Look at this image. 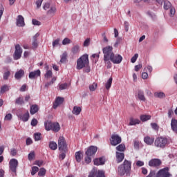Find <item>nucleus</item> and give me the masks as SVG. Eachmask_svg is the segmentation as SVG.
<instances>
[{
    "mask_svg": "<svg viewBox=\"0 0 177 177\" xmlns=\"http://www.w3.org/2000/svg\"><path fill=\"white\" fill-rule=\"evenodd\" d=\"M104 53V62L106 66V68H111V62H110L111 57L113 56L114 53L113 52V47L108 46L103 48Z\"/></svg>",
    "mask_w": 177,
    "mask_h": 177,
    "instance_id": "1",
    "label": "nucleus"
},
{
    "mask_svg": "<svg viewBox=\"0 0 177 177\" xmlns=\"http://www.w3.org/2000/svg\"><path fill=\"white\" fill-rule=\"evenodd\" d=\"M132 165V162L124 160L123 164L120 165L118 167V174L120 176H124V175H128L131 172V167Z\"/></svg>",
    "mask_w": 177,
    "mask_h": 177,
    "instance_id": "2",
    "label": "nucleus"
},
{
    "mask_svg": "<svg viewBox=\"0 0 177 177\" xmlns=\"http://www.w3.org/2000/svg\"><path fill=\"white\" fill-rule=\"evenodd\" d=\"M132 165V162L124 160L123 164L120 165L118 167V174L120 176H124V175H128L131 172V167Z\"/></svg>",
    "mask_w": 177,
    "mask_h": 177,
    "instance_id": "3",
    "label": "nucleus"
},
{
    "mask_svg": "<svg viewBox=\"0 0 177 177\" xmlns=\"http://www.w3.org/2000/svg\"><path fill=\"white\" fill-rule=\"evenodd\" d=\"M86 66H89V55L84 54L77 59V70H82Z\"/></svg>",
    "mask_w": 177,
    "mask_h": 177,
    "instance_id": "4",
    "label": "nucleus"
},
{
    "mask_svg": "<svg viewBox=\"0 0 177 177\" xmlns=\"http://www.w3.org/2000/svg\"><path fill=\"white\" fill-rule=\"evenodd\" d=\"M46 131H53V132H59L60 131V124L57 122L47 120L44 122Z\"/></svg>",
    "mask_w": 177,
    "mask_h": 177,
    "instance_id": "5",
    "label": "nucleus"
},
{
    "mask_svg": "<svg viewBox=\"0 0 177 177\" xmlns=\"http://www.w3.org/2000/svg\"><path fill=\"white\" fill-rule=\"evenodd\" d=\"M169 145V140L166 137H158L154 141V145L158 149H165Z\"/></svg>",
    "mask_w": 177,
    "mask_h": 177,
    "instance_id": "6",
    "label": "nucleus"
},
{
    "mask_svg": "<svg viewBox=\"0 0 177 177\" xmlns=\"http://www.w3.org/2000/svg\"><path fill=\"white\" fill-rule=\"evenodd\" d=\"M43 9L46 10L47 16H49L50 17H53V16L56 15V6L53 4L46 3L43 6Z\"/></svg>",
    "mask_w": 177,
    "mask_h": 177,
    "instance_id": "7",
    "label": "nucleus"
},
{
    "mask_svg": "<svg viewBox=\"0 0 177 177\" xmlns=\"http://www.w3.org/2000/svg\"><path fill=\"white\" fill-rule=\"evenodd\" d=\"M58 147L60 151H67V142L64 137H59L58 139Z\"/></svg>",
    "mask_w": 177,
    "mask_h": 177,
    "instance_id": "8",
    "label": "nucleus"
},
{
    "mask_svg": "<svg viewBox=\"0 0 177 177\" xmlns=\"http://www.w3.org/2000/svg\"><path fill=\"white\" fill-rule=\"evenodd\" d=\"M172 174H169V168L165 167L158 171L156 177H171Z\"/></svg>",
    "mask_w": 177,
    "mask_h": 177,
    "instance_id": "9",
    "label": "nucleus"
},
{
    "mask_svg": "<svg viewBox=\"0 0 177 177\" xmlns=\"http://www.w3.org/2000/svg\"><path fill=\"white\" fill-rule=\"evenodd\" d=\"M110 142L112 146H117V145H120V143H121L122 139L121 137H120V136L117 134H113L111 136Z\"/></svg>",
    "mask_w": 177,
    "mask_h": 177,
    "instance_id": "10",
    "label": "nucleus"
},
{
    "mask_svg": "<svg viewBox=\"0 0 177 177\" xmlns=\"http://www.w3.org/2000/svg\"><path fill=\"white\" fill-rule=\"evenodd\" d=\"M109 62H112L113 64H120L122 62V56L120 54H113L111 58H109Z\"/></svg>",
    "mask_w": 177,
    "mask_h": 177,
    "instance_id": "11",
    "label": "nucleus"
},
{
    "mask_svg": "<svg viewBox=\"0 0 177 177\" xmlns=\"http://www.w3.org/2000/svg\"><path fill=\"white\" fill-rule=\"evenodd\" d=\"M21 53H23V49L19 44H17L15 46V51L14 53V59L15 60H19L20 57H21Z\"/></svg>",
    "mask_w": 177,
    "mask_h": 177,
    "instance_id": "12",
    "label": "nucleus"
},
{
    "mask_svg": "<svg viewBox=\"0 0 177 177\" xmlns=\"http://www.w3.org/2000/svg\"><path fill=\"white\" fill-rule=\"evenodd\" d=\"M10 169L14 174H16V171L17 169V167L19 165V161L16 159H11L9 162Z\"/></svg>",
    "mask_w": 177,
    "mask_h": 177,
    "instance_id": "13",
    "label": "nucleus"
},
{
    "mask_svg": "<svg viewBox=\"0 0 177 177\" xmlns=\"http://www.w3.org/2000/svg\"><path fill=\"white\" fill-rule=\"evenodd\" d=\"M97 151V147L91 146L86 151V156H95Z\"/></svg>",
    "mask_w": 177,
    "mask_h": 177,
    "instance_id": "14",
    "label": "nucleus"
},
{
    "mask_svg": "<svg viewBox=\"0 0 177 177\" xmlns=\"http://www.w3.org/2000/svg\"><path fill=\"white\" fill-rule=\"evenodd\" d=\"M16 24L17 27H24L26 24L24 23V17L21 15H18L16 20Z\"/></svg>",
    "mask_w": 177,
    "mask_h": 177,
    "instance_id": "15",
    "label": "nucleus"
},
{
    "mask_svg": "<svg viewBox=\"0 0 177 177\" xmlns=\"http://www.w3.org/2000/svg\"><path fill=\"white\" fill-rule=\"evenodd\" d=\"M40 76H41V71L39 69L30 72L28 75L30 80H34V78H38V77H40Z\"/></svg>",
    "mask_w": 177,
    "mask_h": 177,
    "instance_id": "16",
    "label": "nucleus"
},
{
    "mask_svg": "<svg viewBox=\"0 0 177 177\" xmlns=\"http://www.w3.org/2000/svg\"><path fill=\"white\" fill-rule=\"evenodd\" d=\"M149 167H160L161 165V160L160 159H152L149 162Z\"/></svg>",
    "mask_w": 177,
    "mask_h": 177,
    "instance_id": "17",
    "label": "nucleus"
},
{
    "mask_svg": "<svg viewBox=\"0 0 177 177\" xmlns=\"http://www.w3.org/2000/svg\"><path fill=\"white\" fill-rule=\"evenodd\" d=\"M18 117L24 122H27V121H28V120L30 119V113H28V111L24 114H19Z\"/></svg>",
    "mask_w": 177,
    "mask_h": 177,
    "instance_id": "18",
    "label": "nucleus"
},
{
    "mask_svg": "<svg viewBox=\"0 0 177 177\" xmlns=\"http://www.w3.org/2000/svg\"><path fill=\"white\" fill-rule=\"evenodd\" d=\"M64 102V98L62 97H57L55 99V102L53 104V109H57L60 104H62L63 102Z\"/></svg>",
    "mask_w": 177,
    "mask_h": 177,
    "instance_id": "19",
    "label": "nucleus"
},
{
    "mask_svg": "<svg viewBox=\"0 0 177 177\" xmlns=\"http://www.w3.org/2000/svg\"><path fill=\"white\" fill-rule=\"evenodd\" d=\"M24 77V71L21 69L15 73V78L16 80H21Z\"/></svg>",
    "mask_w": 177,
    "mask_h": 177,
    "instance_id": "20",
    "label": "nucleus"
},
{
    "mask_svg": "<svg viewBox=\"0 0 177 177\" xmlns=\"http://www.w3.org/2000/svg\"><path fill=\"white\" fill-rule=\"evenodd\" d=\"M104 162H106V159H104V158L94 159L95 165H104Z\"/></svg>",
    "mask_w": 177,
    "mask_h": 177,
    "instance_id": "21",
    "label": "nucleus"
},
{
    "mask_svg": "<svg viewBox=\"0 0 177 177\" xmlns=\"http://www.w3.org/2000/svg\"><path fill=\"white\" fill-rule=\"evenodd\" d=\"M171 128L173 132H176V133H177V120L176 119H171Z\"/></svg>",
    "mask_w": 177,
    "mask_h": 177,
    "instance_id": "22",
    "label": "nucleus"
},
{
    "mask_svg": "<svg viewBox=\"0 0 177 177\" xmlns=\"http://www.w3.org/2000/svg\"><path fill=\"white\" fill-rule=\"evenodd\" d=\"M124 157L125 155L122 152L116 151V160L118 162H122Z\"/></svg>",
    "mask_w": 177,
    "mask_h": 177,
    "instance_id": "23",
    "label": "nucleus"
},
{
    "mask_svg": "<svg viewBox=\"0 0 177 177\" xmlns=\"http://www.w3.org/2000/svg\"><path fill=\"white\" fill-rule=\"evenodd\" d=\"M38 110H39V107L37 104H33L30 106V113L32 115L38 113Z\"/></svg>",
    "mask_w": 177,
    "mask_h": 177,
    "instance_id": "24",
    "label": "nucleus"
},
{
    "mask_svg": "<svg viewBox=\"0 0 177 177\" xmlns=\"http://www.w3.org/2000/svg\"><path fill=\"white\" fill-rule=\"evenodd\" d=\"M144 142L147 145L151 146V145H153V143H154V138H151V137L147 136L144 138Z\"/></svg>",
    "mask_w": 177,
    "mask_h": 177,
    "instance_id": "25",
    "label": "nucleus"
},
{
    "mask_svg": "<svg viewBox=\"0 0 177 177\" xmlns=\"http://www.w3.org/2000/svg\"><path fill=\"white\" fill-rule=\"evenodd\" d=\"M81 111H82V109L80 106H74L73 109L72 111V113L74 114V115H80L81 113Z\"/></svg>",
    "mask_w": 177,
    "mask_h": 177,
    "instance_id": "26",
    "label": "nucleus"
},
{
    "mask_svg": "<svg viewBox=\"0 0 177 177\" xmlns=\"http://www.w3.org/2000/svg\"><path fill=\"white\" fill-rule=\"evenodd\" d=\"M138 97L139 100H141L142 102H146V97H145V92L142 91H138Z\"/></svg>",
    "mask_w": 177,
    "mask_h": 177,
    "instance_id": "27",
    "label": "nucleus"
},
{
    "mask_svg": "<svg viewBox=\"0 0 177 177\" xmlns=\"http://www.w3.org/2000/svg\"><path fill=\"white\" fill-rule=\"evenodd\" d=\"M9 89H10V86H8V84H4L3 86H2L1 87L0 93L1 94H3V93H5V92H8V91H9Z\"/></svg>",
    "mask_w": 177,
    "mask_h": 177,
    "instance_id": "28",
    "label": "nucleus"
},
{
    "mask_svg": "<svg viewBox=\"0 0 177 177\" xmlns=\"http://www.w3.org/2000/svg\"><path fill=\"white\" fill-rule=\"evenodd\" d=\"M113 84V77H110L106 83L105 84V88L106 89H107V91H109V89H110V88H111V84Z\"/></svg>",
    "mask_w": 177,
    "mask_h": 177,
    "instance_id": "29",
    "label": "nucleus"
},
{
    "mask_svg": "<svg viewBox=\"0 0 177 177\" xmlns=\"http://www.w3.org/2000/svg\"><path fill=\"white\" fill-rule=\"evenodd\" d=\"M70 86V84L68 83H62L61 84H59V89L60 91H64V89H67Z\"/></svg>",
    "mask_w": 177,
    "mask_h": 177,
    "instance_id": "30",
    "label": "nucleus"
},
{
    "mask_svg": "<svg viewBox=\"0 0 177 177\" xmlns=\"http://www.w3.org/2000/svg\"><path fill=\"white\" fill-rule=\"evenodd\" d=\"M49 147L51 150H56L57 149V144L55 141H50L49 143Z\"/></svg>",
    "mask_w": 177,
    "mask_h": 177,
    "instance_id": "31",
    "label": "nucleus"
},
{
    "mask_svg": "<svg viewBox=\"0 0 177 177\" xmlns=\"http://www.w3.org/2000/svg\"><path fill=\"white\" fill-rule=\"evenodd\" d=\"M154 96L159 99H164V97H165V93H164V92H156L154 93Z\"/></svg>",
    "mask_w": 177,
    "mask_h": 177,
    "instance_id": "32",
    "label": "nucleus"
},
{
    "mask_svg": "<svg viewBox=\"0 0 177 177\" xmlns=\"http://www.w3.org/2000/svg\"><path fill=\"white\" fill-rule=\"evenodd\" d=\"M171 6V2L168 1H164L163 8H164L165 10H168V9L172 8Z\"/></svg>",
    "mask_w": 177,
    "mask_h": 177,
    "instance_id": "33",
    "label": "nucleus"
},
{
    "mask_svg": "<svg viewBox=\"0 0 177 177\" xmlns=\"http://www.w3.org/2000/svg\"><path fill=\"white\" fill-rule=\"evenodd\" d=\"M75 158H76V161H77V162H81V160L82 158V153H81V151H77L75 153Z\"/></svg>",
    "mask_w": 177,
    "mask_h": 177,
    "instance_id": "34",
    "label": "nucleus"
},
{
    "mask_svg": "<svg viewBox=\"0 0 177 177\" xmlns=\"http://www.w3.org/2000/svg\"><path fill=\"white\" fill-rule=\"evenodd\" d=\"M116 150L118 151H120L121 153L125 151V145L124 144H120L118 147H116Z\"/></svg>",
    "mask_w": 177,
    "mask_h": 177,
    "instance_id": "35",
    "label": "nucleus"
},
{
    "mask_svg": "<svg viewBox=\"0 0 177 177\" xmlns=\"http://www.w3.org/2000/svg\"><path fill=\"white\" fill-rule=\"evenodd\" d=\"M137 124H140V120H139L138 119H133V118L130 119L129 125H131V126L136 125Z\"/></svg>",
    "mask_w": 177,
    "mask_h": 177,
    "instance_id": "36",
    "label": "nucleus"
},
{
    "mask_svg": "<svg viewBox=\"0 0 177 177\" xmlns=\"http://www.w3.org/2000/svg\"><path fill=\"white\" fill-rule=\"evenodd\" d=\"M15 104H19L20 106H21V104H24V99L22 97L17 98L15 100Z\"/></svg>",
    "mask_w": 177,
    "mask_h": 177,
    "instance_id": "37",
    "label": "nucleus"
},
{
    "mask_svg": "<svg viewBox=\"0 0 177 177\" xmlns=\"http://www.w3.org/2000/svg\"><path fill=\"white\" fill-rule=\"evenodd\" d=\"M66 60H67V53L64 52L61 56L59 62L66 63Z\"/></svg>",
    "mask_w": 177,
    "mask_h": 177,
    "instance_id": "38",
    "label": "nucleus"
},
{
    "mask_svg": "<svg viewBox=\"0 0 177 177\" xmlns=\"http://www.w3.org/2000/svg\"><path fill=\"white\" fill-rule=\"evenodd\" d=\"M150 118H151V115H142L140 116V120L141 121H149V120H150Z\"/></svg>",
    "mask_w": 177,
    "mask_h": 177,
    "instance_id": "39",
    "label": "nucleus"
},
{
    "mask_svg": "<svg viewBox=\"0 0 177 177\" xmlns=\"http://www.w3.org/2000/svg\"><path fill=\"white\" fill-rule=\"evenodd\" d=\"M97 88V83H93L91 85L89 86V89L91 92H95Z\"/></svg>",
    "mask_w": 177,
    "mask_h": 177,
    "instance_id": "40",
    "label": "nucleus"
},
{
    "mask_svg": "<svg viewBox=\"0 0 177 177\" xmlns=\"http://www.w3.org/2000/svg\"><path fill=\"white\" fill-rule=\"evenodd\" d=\"M46 174V169H45V168H40L39 173H38V176H45Z\"/></svg>",
    "mask_w": 177,
    "mask_h": 177,
    "instance_id": "41",
    "label": "nucleus"
},
{
    "mask_svg": "<svg viewBox=\"0 0 177 177\" xmlns=\"http://www.w3.org/2000/svg\"><path fill=\"white\" fill-rule=\"evenodd\" d=\"M79 52H80V46L76 45L73 46V48H72V53H74L75 55L77 53H79Z\"/></svg>",
    "mask_w": 177,
    "mask_h": 177,
    "instance_id": "42",
    "label": "nucleus"
},
{
    "mask_svg": "<svg viewBox=\"0 0 177 177\" xmlns=\"http://www.w3.org/2000/svg\"><path fill=\"white\" fill-rule=\"evenodd\" d=\"M38 171H39V169L38 168V167H37V166H33V167H32L31 175H32V176L35 175V174H37V172H38Z\"/></svg>",
    "mask_w": 177,
    "mask_h": 177,
    "instance_id": "43",
    "label": "nucleus"
},
{
    "mask_svg": "<svg viewBox=\"0 0 177 177\" xmlns=\"http://www.w3.org/2000/svg\"><path fill=\"white\" fill-rule=\"evenodd\" d=\"M53 75L52 71H47L46 74L44 75V78L49 80Z\"/></svg>",
    "mask_w": 177,
    "mask_h": 177,
    "instance_id": "44",
    "label": "nucleus"
},
{
    "mask_svg": "<svg viewBox=\"0 0 177 177\" xmlns=\"http://www.w3.org/2000/svg\"><path fill=\"white\" fill-rule=\"evenodd\" d=\"M139 57V54L138 53H136L134 55V56H133L131 59V63H136V60H138V58Z\"/></svg>",
    "mask_w": 177,
    "mask_h": 177,
    "instance_id": "45",
    "label": "nucleus"
},
{
    "mask_svg": "<svg viewBox=\"0 0 177 177\" xmlns=\"http://www.w3.org/2000/svg\"><path fill=\"white\" fill-rule=\"evenodd\" d=\"M68 44H71V40L68 38H65L62 41V45H68Z\"/></svg>",
    "mask_w": 177,
    "mask_h": 177,
    "instance_id": "46",
    "label": "nucleus"
},
{
    "mask_svg": "<svg viewBox=\"0 0 177 177\" xmlns=\"http://www.w3.org/2000/svg\"><path fill=\"white\" fill-rule=\"evenodd\" d=\"M35 140L36 142H38V140H41V133H36L34 134Z\"/></svg>",
    "mask_w": 177,
    "mask_h": 177,
    "instance_id": "47",
    "label": "nucleus"
},
{
    "mask_svg": "<svg viewBox=\"0 0 177 177\" xmlns=\"http://www.w3.org/2000/svg\"><path fill=\"white\" fill-rule=\"evenodd\" d=\"M35 157V153H34V152H30L28 156V158L29 161H32Z\"/></svg>",
    "mask_w": 177,
    "mask_h": 177,
    "instance_id": "48",
    "label": "nucleus"
},
{
    "mask_svg": "<svg viewBox=\"0 0 177 177\" xmlns=\"http://www.w3.org/2000/svg\"><path fill=\"white\" fill-rule=\"evenodd\" d=\"M12 113H8L7 114L5 118H4V120L5 121H10V120H12Z\"/></svg>",
    "mask_w": 177,
    "mask_h": 177,
    "instance_id": "49",
    "label": "nucleus"
},
{
    "mask_svg": "<svg viewBox=\"0 0 177 177\" xmlns=\"http://www.w3.org/2000/svg\"><path fill=\"white\" fill-rule=\"evenodd\" d=\"M96 177H106L104 176V171H102V170H99L97 173V176Z\"/></svg>",
    "mask_w": 177,
    "mask_h": 177,
    "instance_id": "50",
    "label": "nucleus"
},
{
    "mask_svg": "<svg viewBox=\"0 0 177 177\" xmlns=\"http://www.w3.org/2000/svg\"><path fill=\"white\" fill-rule=\"evenodd\" d=\"M10 75V72L9 71L4 73L3 78V80H8Z\"/></svg>",
    "mask_w": 177,
    "mask_h": 177,
    "instance_id": "51",
    "label": "nucleus"
},
{
    "mask_svg": "<svg viewBox=\"0 0 177 177\" xmlns=\"http://www.w3.org/2000/svg\"><path fill=\"white\" fill-rule=\"evenodd\" d=\"M91 157H92V156L86 155V156L85 158V162L86 164H89L92 161V158H91Z\"/></svg>",
    "mask_w": 177,
    "mask_h": 177,
    "instance_id": "52",
    "label": "nucleus"
},
{
    "mask_svg": "<svg viewBox=\"0 0 177 177\" xmlns=\"http://www.w3.org/2000/svg\"><path fill=\"white\" fill-rule=\"evenodd\" d=\"M37 124L38 120H37L35 118H33L30 122V125H32V127H37Z\"/></svg>",
    "mask_w": 177,
    "mask_h": 177,
    "instance_id": "53",
    "label": "nucleus"
},
{
    "mask_svg": "<svg viewBox=\"0 0 177 177\" xmlns=\"http://www.w3.org/2000/svg\"><path fill=\"white\" fill-rule=\"evenodd\" d=\"M175 8H170V12H169V16L170 17H174L175 16Z\"/></svg>",
    "mask_w": 177,
    "mask_h": 177,
    "instance_id": "54",
    "label": "nucleus"
},
{
    "mask_svg": "<svg viewBox=\"0 0 177 177\" xmlns=\"http://www.w3.org/2000/svg\"><path fill=\"white\" fill-rule=\"evenodd\" d=\"M151 127L155 131H158L159 129L158 125L156 123H151Z\"/></svg>",
    "mask_w": 177,
    "mask_h": 177,
    "instance_id": "55",
    "label": "nucleus"
},
{
    "mask_svg": "<svg viewBox=\"0 0 177 177\" xmlns=\"http://www.w3.org/2000/svg\"><path fill=\"white\" fill-rule=\"evenodd\" d=\"M35 165H37L38 167H42L44 165V160H36L35 162Z\"/></svg>",
    "mask_w": 177,
    "mask_h": 177,
    "instance_id": "56",
    "label": "nucleus"
},
{
    "mask_svg": "<svg viewBox=\"0 0 177 177\" xmlns=\"http://www.w3.org/2000/svg\"><path fill=\"white\" fill-rule=\"evenodd\" d=\"M32 49H37V48H38V42L37 41V40H32Z\"/></svg>",
    "mask_w": 177,
    "mask_h": 177,
    "instance_id": "57",
    "label": "nucleus"
},
{
    "mask_svg": "<svg viewBox=\"0 0 177 177\" xmlns=\"http://www.w3.org/2000/svg\"><path fill=\"white\" fill-rule=\"evenodd\" d=\"M59 42H60V39H56L53 41V47L55 48V46L59 45Z\"/></svg>",
    "mask_w": 177,
    "mask_h": 177,
    "instance_id": "58",
    "label": "nucleus"
},
{
    "mask_svg": "<svg viewBox=\"0 0 177 177\" xmlns=\"http://www.w3.org/2000/svg\"><path fill=\"white\" fill-rule=\"evenodd\" d=\"M148 77H149V74L147 73V72H142V80H147Z\"/></svg>",
    "mask_w": 177,
    "mask_h": 177,
    "instance_id": "59",
    "label": "nucleus"
},
{
    "mask_svg": "<svg viewBox=\"0 0 177 177\" xmlns=\"http://www.w3.org/2000/svg\"><path fill=\"white\" fill-rule=\"evenodd\" d=\"M96 174V170L95 169H93L90 174H88V177H95V175Z\"/></svg>",
    "mask_w": 177,
    "mask_h": 177,
    "instance_id": "60",
    "label": "nucleus"
},
{
    "mask_svg": "<svg viewBox=\"0 0 177 177\" xmlns=\"http://www.w3.org/2000/svg\"><path fill=\"white\" fill-rule=\"evenodd\" d=\"M84 73H91V67L88 65L84 66Z\"/></svg>",
    "mask_w": 177,
    "mask_h": 177,
    "instance_id": "61",
    "label": "nucleus"
},
{
    "mask_svg": "<svg viewBox=\"0 0 177 177\" xmlns=\"http://www.w3.org/2000/svg\"><path fill=\"white\" fill-rule=\"evenodd\" d=\"M136 165H137V167H143V165H145V162L141 161V160H138L136 162Z\"/></svg>",
    "mask_w": 177,
    "mask_h": 177,
    "instance_id": "62",
    "label": "nucleus"
},
{
    "mask_svg": "<svg viewBox=\"0 0 177 177\" xmlns=\"http://www.w3.org/2000/svg\"><path fill=\"white\" fill-rule=\"evenodd\" d=\"M91 44V39H86L84 42V46H89V44Z\"/></svg>",
    "mask_w": 177,
    "mask_h": 177,
    "instance_id": "63",
    "label": "nucleus"
},
{
    "mask_svg": "<svg viewBox=\"0 0 177 177\" xmlns=\"http://www.w3.org/2000/svg\"><path fill=\"white\" fill-rule=\"evenodd\" d=\"M134 149H136V150H138V149H139V141H138V140L134 141Z\"/></svg>",
    "mask_w": 177,
    "mask_h": 177,
    "instance_id": "64",
    "label": "nucleus"
}]
</instances>
